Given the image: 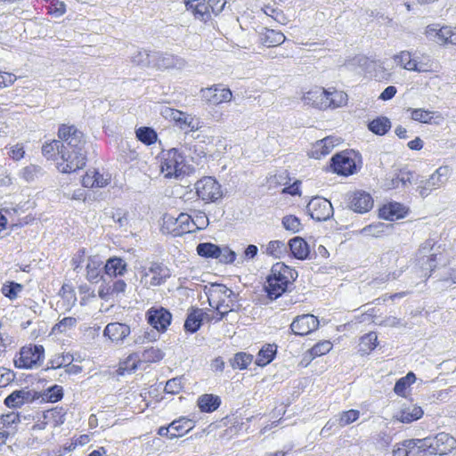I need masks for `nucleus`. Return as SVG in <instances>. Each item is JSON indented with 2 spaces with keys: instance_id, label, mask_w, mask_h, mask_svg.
<instances>
[{
  "instance_id": "nucleus-30",
  "label": "nucleus",
  "mask_w": 456,
  "mask_h": 456,
  "mask_svg": "<svg viewBox=\"0 0 456 456\" xmlns=\"http://www.w3.org/2000/svg\"><path fill=\"white\" fill-rule=\"evenodd\" d=\"M203 315L201 309H191L185 320L184 330L191 333L196 332L202 324Z\"/></svg>"
},
{
  "instance_id": "nucleus-54",
  "label": "nucleus",
  "mask_w": 456,
  "mask_h": 456,
  "mask_svg": "<svg viewBox=\"0 0 456 456\" xmlns=\"http://www.w3.org/2000/svg\"><path fill=\"white\" fill-rule=\"evenodd\" d=\"M401 206L399 204H390L387 208L381 210V216L385 219L394 220L403 217V215L400 212Z\"/></svg>"
},
{
  "instance_id": "nucleus-52",
  "label": "nucleus",
  "mask_w": 456,
  "mask_h": 456,
  "mask_svg": "<svg viewBox=\"0 0 456 456\" xmlns=\"http://www.w3.org/2000/svg\"><path fill=\"white\" fill-rule=\"evenodd\" d=\"M386 224L384 223H377L363 227L360 233L365 236L379 237L385 232Z\"/></svg>"
},
{
  "instance_id": "nucleus-59",
  "label": "nucleus",
  "mask_w": 456,
  "mask_h": 456,
  "mask_svg": "<svg viewBox=\"0 0 456 456\" xmlns=\"http://www.w3.org/2000/svg\"><path fill=\"white\" fill-rule=\"evenodd\" d=\"M45 397L48 401L55 403L60 401L63 396L62 387L58 385H54L46 390Z\"/></svg>"
},
{
  "instance_id": "nucleus-19",
  "label": "nucleus",
  "mask_w": 456,
  "mask_h": 456,
  "mask_svg": "<svg viewBox=\"0 0 456 456\" xmlns=\"http://www.w3.org/2000/svg\"><path fill=\"white\" fill-rule=\"evenodd\" d=\"M130 333V327L121 322L109 323L103 330V336L108 337L110 340L116 345H122Z\"/></svg>"
},
{
  "instance_id": "nucleus-17",
  "label": "nucleus",
  "mask_w": 456,
  "mask_h": 456,
  "mask_svg": "<svg viewBox=\"0 0 456 456\" xmlns=\"http://www.w3.org/2000/svg\"><path fill=\"white\" fill-rule=\"evenodd\" d=\"M186 66L184 59L170 53L152 52L151 68L156 69H182Z\"/></svg>"
},
{
  "instance_id": "nucleus-44",
  "label": "nucleus",
  "mask_w": 456,
  "mask_h": 456,
  "mask_svg": "<svg viewBox=\"0 0 456 456\" xmlns=\"http://www.w3.org/2000/svg\"><path fill=\"white\" fill-rule=\"evenodd\" d=\"M136 137L144 144L151 145L157 141V134L151 127H140L136 130Z\"/></svg>"
},
{
  "instance_id": "nucleus-18",
  "label": "nucleus",
  "mask_w": 456,
  "mask_h": 456,
  "mask_svg": "<svg viewBox=\"0 0 456 456\" xmlns=\"http://www.w3.org/2000/svg\"><path fill=\"white\" fill-rule=\"evenodd\" d=\"M319 326V320L313 314H303L294 319L290 324L292 332L296 335L305 336L315 330Z\"/></svg>"
},
{
  "instance_id": "nucleus-40",
  "label": "nucleus",
  "mask_w": 456,
  "mask_h": 456,
  "mask_svg": "<svg viewBox=\"0 0 456 456\" xmlns=\"http://www.w3.org/2000/svg\"><path fill=\"white\" fill-rule=\"evenodd\" d=\"M197 253L206 258H217L220 253V247L210 242L200 243L197 246Z\"/></svg>"
},
{
  "instance_id": "nucleus-49",
  "label": "nucleus",
  "mask_w": 456,
  "mask_h": 456,
  "mask_svg": "<svg viewBox=\"0 0 456 456\" xmlns=\"http://www.w3.org/2000/svg\"><path fill=\"white\" fill-rule=\"evenodd\" d=\"M282 225L284 229L292 233H297L302 229L299 218L292 215L286 216L282 218Z\"/></svg>"
},
{
  "instance_id": "nucleus-16",
  "label": "nucleus",
  "mask_w": 456,
  "mask_h": 456,
  "mask_svg": "<svg viewBox=\"0 0 456 456\" xmlns=\"http://www.w3.org/2000/svg\"><path fill=\"white\" fill-rule=\"evenodd\" d=\"M306 208L310 216L316 221H326L333 216V207L324 198L316 197L312 199Z\"/></svg>"
},
{
  "instance_id": "nucleus-28",
  "label": "nucleus",
  "mask_w": 456,
  "mask_h": 456,
  "mask_svg": "<svg viewBox=\"0 0 456 456\" xmlns=\"http://www.w3.org/2000/svg\"><path fill=\"white\" fill-rule=\"evenodd\" d=\"M423 415V410L417 405H409L403 407L395 415V419L403 423H411L419 419Z\"/></svg>"
},
{
  "instance_id": "nucleus-25",
  "label": "nucleus",
  "mask_w": 456,
  "mask_h": 456,
  "mask_svg": "<svg viewBox=\"0 0 456 456\" xmlns=\"http://www.w3.org/2000/svg\"><path fill=\"white\" fill-rule=\"evenodd\" d=\"M104 270V264L98 256H90L86 264V278L91 282H97Z\"/></svg>"
},
{
  "instance_id": "nucleus-21",
  "label": "nucleus",
  "mask_w": 456,
  "mask_h": 456,
  "mask_svg": "<svg viewBox=\"0 0 456 456\" xmlns=\"http://www.w3.org/2000/svg\"><path fill=\"white\" fill-rule=\"evenodd\" d=\"M340 140L334 136H327L322 140L317 141L309 151L311 158L320 159L330 154L336 145H338Z\"/></svg>"
},
{
  "instance_id": "nucleus-41",
  "label": "nucleus",
  "mask_w": 456,
  "mask_h": 456,
  "mask_svg": "<svg viewBox=\"0 0 456 456\" xmlns=\"http://www.w3.org/2000/svg\"><path fill=\"white\" fill-rule=\"evenodd\" d=\"M286 245L281 240H271L265 248V253L275 258H281L286 252Z\"/></svg>"
},
{
  "instance_id": "nucleus-24",
  "label": "nucleus",
  "mask_w": 456,
  "mask_h": 456,
  "mask_svg": "<svg viewBox=\"0 0 456 456\" xmlns=\"http://www.w3.org/2000/svg\"><path fill=\"white\" fill-rule=\"evenodd\" d=\"M34 399L35 395L30 390H15L4 399V404L9 408H20L25 403H31Z\"/></svg>"
},
{
  "instance_id": "nucleus-12",
  "label": "nucleus",
  "mask_w": 456,
  "mask_h": 456,
  "mask_svg": "<svg viewBox=\"0 0 456 456\" xmlns=\"http://www.w3.org/2000/svg\"><path fill=\"white\" fill-rule=\"evenodd\" d=\"M449 168L446 166L438 167L428 179L423 180L418 187L419 195L422 198L427 197L432 190L443 186L448 180Z\"/></svg>"
},
{
  "instance_id": "nucleus-56",
  "label": "nucleus",
  "mask_w": 456,
  "mask_h": 456,
  "mask_svg": "<svg viewBox=\"0 0 456 456\" xmlns=\"http://www.w3.org/2000/svg\"><path fill=\"white\" fill-rule=\"evenodd\" d=\"M22 285L16 282H9L2 287L3 294L10 299L16 298L18 294L22 290Z\"/></svg>"
},
{
  "instance_id": "nucleus-33",
  "label": "nucleus",
  "mask_w": 456,
  "mask_h": 456,
  "mask_svg": "<svg viewBox=\"0 0 456 456\" xmlns=\"http://www.w3.org/2000/svg\"><path fill=\"white\" fill-rule=\"evenodd\" d=\"M348 97L347 94L343 91L336 89L328 90V109H338L347 104Z\"/></svg>"
},
{
  "instance_id": "nucleus-46",
  "label": "nucleus",
  "mask_w": 456,
  "mask_h": 456,
  "mask_svg": "<svg viewBox=\"0 0 456 456\" xmlns=\"http://www.w3.org/2000/svg\"><path fill=\"white\" fill-rule=\"evenodd\" d=\"M253 356L246 353H238L231 361L233 369H246L252 362Z\"/></svg>"
},
{
  "instance_id": "nucleus-45",
  "label": "nucleus",
  "mask_w": 456,
  "mask_h": 456,
  "mask_svg": "<svg viewBox=\"0 0 456 456\" xmlns=\"http://www.w3.org/2000/svg\"><path fill=\"white\" fill-rule=\"evenodd\" d=\"M20 415L17 412H9L0 416V429H14L16 425L20 422Z\"/></svg>"
},
{
  "instance_id": "nucleus-23",
  "label": "nucleus",
  "mask_w": 456,
  "mask_h": 456,
  "mask_svg": "<svg viewBox=\"0 0 456 456\" xmlns=\"http://www.w3.org/2000/svg\"><path fill=\"white\" fill-rule=\"evenodd\" d=\"M184 3L186 10L191 12L195 19L207 22L211 18L206 0H184Z\"/></svg>"
},
{
  "instance_id": "nucleus-29",
  "label": "nucleus",
  "mask_w": 456,
  "mask_h": 456,
  "mask_svg": "<svg viewBox=\"0 0 456 456\" xmlns=\"http://www.w3.org/2000/svg\"><path fill=\"white\" fill-rule=\"evenodd\" d=\"M126 271V263L120 257H110L104 264V273L108 276L123 275Z\"/></svg>"
},
{
  "instance_id": "nucleus-15",
  "label": "nucleus",
  "mask_w": 456,
  "mask_h": 456,
  "mask_svg": "<svg viewBox=\"0 0 456 456\" xmlns=\"http://www.w3.org/2000/svg\"><path fill=\"white\" fill-rule=\"evenodd\" d=\"M331 168L334 173L348 176L356 170V164L354 154L348 151H342L331 159Z\"/></svg>"
},
{
  "instance_id": "nucleus-47",
  "label": "nucleus",
  "mask_w": 456,
  "mask_h": 456,
  "mask_svg": "<svg viewBox=\"0 0 456 456\" xmlns=\"http://www.w3.org/2000/svg\"><path fill=\"white\" fill-rule=\"evenodd\" d=\"M360 417V411L357 410H349L346 411H342L339 414L338 419H337L338 424L339 427L347 426L354 421H356Z\"/></svg>"
},
{
  "instance_id": "nucleus-34",
  "label": "nucleus",
  "mask_w": 456,
  "mask_h": 456,
  "mask_svg": "<svg viewBox=\"0 0 456 456\" xmlns=\"http://www.w3.org/2000/svg\"><path fill=\"white\" fill-rule=\"evenodd\" d=\"M277 352V346L273 344H267L258 352L256 359V364L258 366H265L270 363Z\"/></svg>"
},
{
  "instance_id": "nucleus-50",
  "label": "nucleus",
  "mask_w": 456,
  "mask_h": 456,
  "mask_svg": "<svg viewBox=\"0 0 456 456\" xmlns=\"http://www.w3.org/2000/svg\"><path fill=\"white\" fill-rule=\"evenodd\" d=\"M62 149V143L60 140H53L49 143H45L42 147V153L47 159H52L56 153L60 155V151Z\"/></svg>"
},
{
  "instance_id": "nucleus-20",
  "label": "nucleus",
  "mask_w": 456,
  "mask_h": 456,
  "mask_svg": "<svg viewBox=\"0 0 456 456\" xmlns=\"http://www.w3.org/2000/svg\"><path fill=\"white\" fill-rule=\"evenodd\" d=\"M327 100H328V90L322 87H314L305 94L302 97V101L305 104L313 106L319 110H327Z\"/></svg>"
},
{
  "instance_id": "nucleus-58",
  "label": "nucleus",
  "mask_w": 456,
  "mask_h": 456,
  "mask_svg": "<svg viewBox=\"0 0 456 456\" xmlns=\"http://www.w3.org/2000/svg\"><path fill=\"white\" fill-rule=\"evenodd\" d=\"M218 255L216 259L223 264H232L236 259V253L228 247H220V253Z\"/></svg>"
},
{
  "instance_id": "nucleus-43",
  "label": "nucleus",
  "mask_w": 456,
  "mask_h": 456,
  "mask_svg": "<svg viewBox=\"0 0 456 456\" xmlns=\"http://www.w3.org/2000/svg\"><path fill=\"white\" fill-rule=\"evenodd\" d=\"M189 222L191 232L202 230L208 225V218L203 212H198L193 217L190 216Z\"/></svg>"
},
{
  "instance_id": "nucleus-42",
  "label": "nucleus",
  "mask_w": 456,
  "mask_h": 456,
  "mask_svg": "<svg viewBox=\"0 0 456 456\" xmlns=\"http://www.w3.org/2000/svg\"><path fill=\"white\" fill-rule=\"evenodd\" d=\"M422 439H408L406 440L407 454L409 456H423L427 455L426 449L423 446Z\"/></svg>"
},
{
  "instance_id": "nucleus-4",
  "label": "nucleus",
  "mask_w": 456,
  "mask_h": 456,
  "mask_svg": "<svg viewBox=\"0 0 456 456\" xmlns=\"http://www.w3.org/2000/svg\"><path fill=\"white\" fill-rule=\"evenodd\" d=\"M184 158L177 149L173 148L163 153L160 171L166 178H177L184 171Z\"/></svg>"
},
{
  "instance_id": "nucleus-36",
  "label": "nucleus",
  "mask_w": 456,
  "mask_h": 456,
  "mask_svg": "<svg viewBox=\"0 0 456 456\" xmlns=\"http://www.w3.org/2000/svg\"><path fill=\"white\" fill-rule=\"evenodd\" d=\"M221 403L218 396L213 395H203L198 400V405L202 411L212 412L216 411Z\"/></svg>"
},
{
  "instance_id": "nucleus-60",
  "label": "nucleus",
  "mask_w": 456,
  "mask_h": 456,
  "mask_svg": "<svg viewBox=\"0 0 456 456\" xmlns=\"http://www.w3.org/2000/svg\"><path fill=\"white\" fill-rule=\"evenodd\" d=\"M183 388V382L181 378H175L169 379L165 386V391L168 394H179Z\"/></svg>"
},
{
  "instance_id": "nucleus-57",
  "label": "nucleus",
  "mask_w": 456,
  "mask_h": 456,
  "mask_svg": "<svg viewBox=\"0 0 456 456\" xmlns=\"http://www.w3.org/2000/svg\"><path fill=\"white\" fill-rule=\"evenodd\" d=\"M434 112L422 109H415L411 110V118L421 123H429L433 118Z\"/></svg>"
},
{
  "instance_id": "nucleus-6",
  "label": "nucleus",
  "mask_w": 456,
  "mask_h": 456,
  "mask_svg": "<svg viewBox=\"0 0 456 456\" xmlns=\"http://www.w3.org/2000/svg\"><path fill=\"white\" fill-rule=\"evenodd\" d=\"M45 356L43 346H23L20 355L14 360V364L20 369H33L41 365Z\"/></svg>"
},
{
  "instance_id": "nucleus-7",
  "label": "nucleus",
  "mask_w": 456,
  "mask_h": 456,
  "mask_svg": "<svg viewBox=\"0 0 456 456\" xmlns=\"http://www.w3.org/2000/svg\"><path fill=\"white\" fill-rule=\"evenodd\" d=\"M86 151H76L62 148L57 167L61 173H72L86 166Z\"/></svg>"
},
{
  "instance_id": "nucleus-37",
  "label": "nucleus",
  "mask_w": 456,
  "mask_h": 456,
  "mask_svg": "<svg viewBox=\"0 0 456 456\" xmlns=\"http://www.w3.org/2000/svg\"><path fill=\"white\" fill-rule=\"evenodd\" d=\"M435 42L438 45H444L447 44L456 45V34L454 29L449 26L440 27Z\"/></svg>"
},
{
  "instance_id": "nucleus-48",
  "label": "nucleus",
  "mask_w": 456,
  "mask_h": 456,
  "mask_svg": "<svg viewBox=\"0 0 456 456\" xmlns=\"http://www.w3.org/2000/svg\"><path fill=\"white\" fill-rule=\"evenodd\" d=\"M378 336L374 332H370L361 338V351L367 353L372 351L377 346Z\"/></svg>"
},
{
  "instance_id": "nucleus-3",
  "label": "nucleus",
  "mask_w": 456,
  "mask_h": 456,
  "mask_svg": "<svg viewBox=\"0 0 456 456\" xmlns=\"http://www.w3.org/2000/svg\"><path fill=\"white\" fill-rule=\"evenodd\" d=\"M418 260L425 270L434 271L436 267L446 264L444 248L434 240H428L419 247L417 253Z\"/></svg>"
},
{
  "instance_id": "nucleus-9",
  "label": "nucleus",
  "mask_w": 456,
  "mask_h": 456,
  "mask_svg": "<svg viewBox=\"0 0 456 456\" xmlns=\"http://www.w3.org/2000/svg\"><path fill=\"white\" fill-rule=\"evenodd\" d=\"M169 276L168 270L161 264L151 263L149 268L141 271L140 282L146 288L162 284Z\"/></svg>"
},
{
  "instance_id": "nucleus-62",
  "label": "nucleus",
  "mask_w": 456,
  "mask_h": 456,
  "mask_svg": "<svg viewBox=\"0 0 456 456\" xmlns=\"http://www.w3.org/2000/svg\"><path fill=\"white\" fill-rule=\"evenodd\" d=\"M15 379V374L9 369L0 367V387H5Z\"/></svg>"
},
{
  "instance_id": "nucleus-8",
  "label": "nucleus",
  "mask_w": 456,
  "mask_h": 456,
  "mask_svg": "<svg viewBox=\"0 0 456 456\" xmlns=\"http://www.w3.org/2000/svg\"><path fill=\"white\" fill-rule=\"evenodd\" d=\"M59 139L62 143V148L76 151H85V140L82 132L74 126L62 125L58 131Z\"/></svg>"
},
{
  "instance_id": "nucleus-26",
  "label": "nucleus",
  "mask_w": 456,
  "mask_h": 456,
  "mask_svg": "<svg viewBox=\"0 0 456 456\" xmlns=\"http://www.w3.org/2000/svg\"><path fill=\"white\" fill-rule=\"evenodd\" d=\"M259 39L263 45L267 47H273L281 45L285 41L286 37L280 31L264 28L259 33Z\"/></svg>"
},
{
  "instance_id": "nucleus-51",
  "label": "nucleus",
  "mask_w": 456,
  "mask_h": 456,
  "mask_svg": "<svg viewBox=\"0 0 456 456\" xmlns=\"http://www.w3.org/2000/svg\"><path fill=\"white\" fill-rule=\"evenodd\" d=\"M164 353L156 347H149L142 353V359L148 362H156L163 359Z\"/></svg>"
},
{
  "instance_id": "nucleus-13",
  "label": "nucleus",
  "mask_w": 456,
  "mask_h": 456,
  "mask_svg": "<svg viewBox=\"0 0 456 456\" xmlns=\"http://www.w3.org/2000/svg\"><path fill=\"white\" fill-rule=\"evenodd\" d=\"M190 215L181 213L177 217L167 215L163 218V229L173 236H182L190 233Z\"/></svg>"
},
{
  "instance_id": "nucleus-1",
  "label": "nucleus",
  "mask_w": 456,
  "mask_h": 456,
  "mask_svg": "<svg viewBox=\"0 0 456 456\" xmlns=\"http://www.w3.org/2000/svg\"><path fill=\"white\" fill-rule=\"evenodd\" d=\"M297 277L296 270L283 263L278 262L272 266L265 284V290L271 300L281 297Z\"/></svg>"
},
{
  "instance_id": "nucleus-27",
  "label": "nucleus",
  "mask_w": 456,
  "mask_h": 456,
  "mask_svg": "<svg viewBox=\"0 0 456 456\" xmlns=\"http://www.w3.org/2000/svg\"><path fill=\"white\" fill-rule=\"evenodd\" d=\"M290 251L294 257L299 260L308 258L310 248L307 242L301 237H294L289 241Z\"/></svg>"
},
{
  "instance_id": "nucleus-39",
  "label": "nucleus",
  "mask_w": 456,
  "mask_h": 456,
  "mask_svg": "<svg viewBox=\"0 0 456 456\" xmlns=\"http://www.w3.org/2000/svg\"><path fill=\"white\" fill-rule=\"evenodd\" d=\"M368 127L375 134L384 135L391 128V122L386 117H379L370 121Z\"/></svg>"
},
{
  "instance_id": "nucleus-31",
  "label": "nucleus",
  "mask_w": 456,
  "mask_h": 456,
  "mask_svg": "<svg viewBox=\"0 0 456 456\" xmlns=\"http://www.w3.org/2000/svg\"><path fill=\"white\" fill-rule=\"evenodd\" d=\"M170 425L171 429L173 430L171 439L183 436L194 427L193 421L184 417L174 420Z\"/></svg>"
},
{
  "instance_id": "nucleus-35",
  "label": "nucleus",
  "mask_w": 456,
  "mask_h": 456,
  "mask_svg": "<svg viewBox=\"0 0 456 456\" xmlns=\"http://www.w3.org/2000/svg\"><path fill=\"white\" fill-rule=\"evenodd\" d=\"M181 130L188 132H195L201 128V121L191 114L184 113L178 124L176 125Z\"/></svg>"
},
{
  "instance_id": "nucleus-22",
  "label": "nucleus",
  "mask_w": 456,
  "mask_h": 456,
  "mask_svg": "<svg viewBox=\"0 0 456 456\" xmlns=\"http://www.w3.org/2000/svg\"><path fill=\"white\" fill-rule=\"evenodd\" d=\"M349 200L350 208L357 213H366L373 207L371 196L362 191L354 192Z\"/></svg>"
},
{
  "instance_id": "nucleus-32",
  "label": "nucleus",
  "mask_w": 456,
  "mask_h": 456,
  "mask_svg": "<svg viewBox=\"0 0 456 456\" xmlns=\"http://www.w3.org/2000/svg\"><path fill=\"white\" fill-rule=\"evenodd\" d=\"M45 175V171L42 167L36 164H29L19 172V176L27 183H32L39 179Z\"/></svg>"
},
{
  "instance_id": "nucleus-14",
  "label": "nucleus",
  "mask_w": 456,
  "mask_h": 456,
  "mask_svg": "<svg viewBox=\"0 0 456 456\" xmlns=\"http://www.w3.org/2000/svg\"><path fill=\"white\" fill-rule=\"evenodd\" d=\"M148 323L159 332H165L172 321L171 313L162 306L151 307L146 313Z\"/></svg>"
},
{
  "instance_id": "nucleus-5",
  "label": "nucleus",
  "mask_w": 456,
  "mask_h": 456,
  "mask_svg": "<svg viewBox=\"0 0 456 456\" xmlns=\"http://www.w3.org/2000/svg\"><path fill=\"white\" fill-rule=\"evenodd\" d=\"M426 453L429 455H444L456 446V440L449 434L442 432L436 436H428L422 439Z\"/></svg>"
},
{
  "instance_id": "nucleus-55",
  "label": "nucleus",
  "mask_w": 456,
  "mask_h": 456,
  "mask_svg": "<svg viewBox=\"0 0 456 456\" xmlns=\"http://www.w3.org/2000/svg\"><path fill=\"white\" fill-rule=\"evenodd\" d=\"M332 348V344L328 341L324 340L322 342L317 343L310 349V354L313 358L322 356L329 353Z\"/></svg>"
},
{
  "instance_id": "nucleus-38",
  "label": "nucleus",
  "mask_w": 456,
  "mask_h": 456,
  "mask_svg": "<svg viewBox=\"0 0 456 456\" xmlns=\"http://www.w3.org/2000/svg\"><path fill=\"white\" fill-rule=\"evenodd\" d=\"M131 61L142 68H151L152 52L147 50H137L131 56Z\"/></svg>"
},
{
  "instance_id": "nucleus-2",
  "label": "nucleus",
  "mask_w": 456,
  "mask_h": 456,
  "mask_svg": "<svg viewBox=\"0 0 456 456\" xmlns=\"http://www.w3.org/2000/svg\"><path fill=\"white\" fill-rule=\"evenodd\" d=\"M205 289L209 305L215 308L219 314L216 318V322L221 321L224 315L232 310V300L230 298L232 291L226 286L216 283L210 284Z\"/></svg>"
},
{
  "instance_id": "nucleus-11",
  "label": "nucleus",
  "mask_w": 456,
  "mask_h": 456,
  "mask_svg": "<svg viewBox=\"0 0 456 456\" xmlns=\"http://www.w3.org/2000/svg\"><path fill=\"white\" fill-rule=\"evenodd\" d=\"M200 97L203 101L211 105H219L230 102L232 99V91L223 85H214L210 87L200 90Z\"/></svg>"
},
{
  "instance_id": "nucleus-10",
  "label": "nucleus",
  "mask_w": 456,
  "mask_h": 456,
  "mask_svg": "<svg viewBox=\"0 0 456 456\" xmlns=\"http://www.w3.org/2000/svg\"><path fill=\"white\" fill-rule=\"evenodd\" d=\"M198 196L204 201H215L222 197L221 186L211 176H205L195 184Z\"/></svg>"
},
{
  "instance_id": "nucleus-64",
  "label": "nucleus",
  "mask_w": 456,
  "mask_h": 456,
  "mask_svg": "<svg viewBox=\"0 0 456 456\" xmlns=\"http://www.w3.org/2000/svg\"><path fill=\"white\" fill-rule=\"evenodd\" d=\"M97 175L96 169H89L82 178V184L87 188H94V182L96 181L94 176Z\"/></svg>"
},
{
  "instance_id": "nucleus-53",
  "label": "nucleus",
  "mask_w": 456,
  "mask_h": 456,
  "mask_svg": "<svg viewBox=\"0 0 456 456\" xmlns=\"http://www.w3.org/2000/svg\"><path fill=\"white\" fill-rule=\"evenodd\" d=\"M73 361H74V357L70 354H57L53 359L50 360V362H49L50 366L48 367V369L49 368L57 369V368H61L62 366L65 368V364L70 363Z\"/></svg>"
},
{
  "instance_id": "nucleus-63",
  "label": "nucleus",
  "mask_w": 456,
  "mask_h": 456,
  "mask_svg": "<svg viewBox=\"0 0 456 456\" xmlns=\"http://www.w3.org/2000/svg\"><path fill=\"white\" fill-rule=\"evenodd\" d=\"M94 179L96 180L94 182V187L103 188L109 184L111 176L109 173H101L100 171L97 170V175H95Z\"/></svg>"
},
{
  "instance_id": "nucleus-61",
  "label": "nucleus",
  "mask_w": 456,
  "mask_h": 456,
  "mask_svg": "<svg viewBox=\"0 0 456 456\" xmlns=\"http://www.w3.org/2000/svg\"><path fill=\"white\" fill-rule=\"evenodd\" d=\"M25 154L24 147L21 143H16L9 148L8 155L13 160H20Z\"/></svg>"
}]
</instances>
